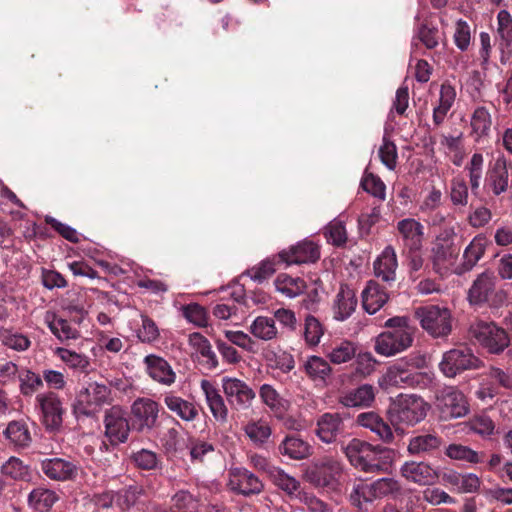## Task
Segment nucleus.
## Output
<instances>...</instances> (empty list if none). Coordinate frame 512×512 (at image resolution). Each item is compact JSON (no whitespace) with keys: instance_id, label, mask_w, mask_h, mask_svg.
Wrapping results in <instances>:
<instances>
[{"instance_id":"f257e3e1","label":"nucleus","mask_w":512,"mask_h":512,"mask_svg":"<svg viewBox=\"0 0 512 512\" xmlns=\"http://www.w3.org/2000/svg\"><path fill=\"white\" fill-rule=\"evenodd\" d=\"M344 452L351 465L368 473L388 471L395 457L393 449L359 439L351 440Z\"/></svg>"},{"instance_id":"f03ea898","label":"nucleus","mask_w":512,"mask_h":512,"mask_svg":"<svg viewBox=\"0 0 512 512\" xmlns=\"http://www.w3.org/2000/svg\"><path fill=\"white\" fill-rule=\"evenodd\" d=\"M387 331L375 338V352L381 356L391 357L412 346L414 328L407 317H393L385 322Z\"/></svg>"},{"instance_id":"7ed1b4c3","label":"nucleus","mask_w":512,"mask_h":512,"mask_svg":"<svg viewBox=\"0 0 512 512\" xmlns=\"http://www.w3.org/2000/svg\"><path fill=\"white\" fill-rule=\"evenodd\" d=\"M113 401L114 393L109 385L89 380L76 391L72 409L76 417H94Z\"/></svg>"},{"instance_id":"20e7f679","label":"nucleus","mask_w":512,"mask_h":512,"mask_svg":"<svg viewBox=\"0 0 512 512\" xmlns=\"http://www.w3.org/2000/svg\"><path fill=\"white\" fill-rule=\"evenodd\" d=\"M429 405L415 394H399L391 400L387 414L396 430L402 426H414L425 419Z\"/></svg>"},{"instance_id":"39448f33","label":"nucleus","mask_w":512,"mask_h":512,"mask_svg":"<svg viewBox=\"0 0 512 512\" xmlns=\"http://www.w3.org/2000/svg\"><path fill=\"white\" fill-rule=\"evenodd\" d=\"M456 236L453 227H445L431 243L430 261L433 270L441 277L454 273L453 266L460 253V248L455 243Z\"/></svg>"},{"instance_id":"423d86ee","label":"nucleus","mask_w":512,"mask_h":512,"mask_svg":"<svg viewBox=\"0 0 512 512\" xmlns=\"http://www.w3.org/2000/svg\"><path fill=\"white\" fill-rule=\"evenodd\" d=\"M471 337L487 352L500 354L510 345L509 333L495 322L477 321L470 326Z\"/></svg>"},{"instance_id":"0eeeda50","label":"nucleus","mask_w":512,"mask_h":512,"mask_svg":"<svg viewBox=\"0 0 512 512\" xmlns=\"http://www.w3.org/2000/svg\"><path fill=\"white\" fill-rule=\"evenodd\" d=\"M415 317L423 330L434 338L446 337L452 330L451 314L447 308L435 305L419 307Z\"/></svg>"},{"instance_id":"6e6552de","label":"nucleus","mask_w":512,"mask_h":512,"mask_svg":"<svg viewBox=\"0 0 512 512\" xmlns=\"http://www.w3.org/2000/svg\"><path fill=\"white\" fill-rule=\"evenodd\" d=\"M426 359L422 355L409 356L405 362H397L389 366L382 376L378 379V385L388 390L390 388H409L410 370L408 366L423 369Z\"/></svg>"},{"instance_id":"1a4fd4ad","label":"nucleus","mask_w":512,"mask_h":512,"mask_svg":"<svg viewBox=\"0 0 512 512\" xmlns=\"http://www.w3.org/2000/svg\"><path fill=\"white\" fill-rule=\"evenodd\" d=\"M435 406L442 420L461 418L468 414L469 404L465 395L455 387H444L436 394Z\"/></svg>"},{"instance_id":"9d476101","label":"nucleus","mask_w":512,"mask_h":512,"mask_svg":"<svg viewBox=\"0 0 512 512\" xmlns=\"http://www.w3.org/2000/svg\"><path fill=\"white\" fill-rule=\"evenodd\" d=\"M481 365V360L470 349L461 347L445 352L439 369L446 377L453 378L466 370L478 369Z\"/></svg>"},{"instance_id":"9b49d317","label":"nucleus","mask_w":512,"mask_h":512,"mask_svg":"<svg viewBox=\"0 0 512 512\" xmlns=\"http://www.w3.org/2000/svg\"><path fill=\"white\" fill-rule=\"evenodd\" d=\"M342 472L341 463L331 457H325L311 464L305 471V478L316 487H333Z\"/></svg>"},{"instance_id":"f8f14e48","label":"nucleus","mask_w":512,"mask_h":512,"mask_svg":"<svg viewBox=\"0 0 512 512\" xmlns=\"http://www.w3.org/2000/svg\"><path fill=\"white\" fill-rule=\"evenodd\" d=\"M36 408L41 413V421L46 429L56 430L63 421L64 408L61 398L52 391L36 396Z\"/></svg>"},{"instance_id":"ddd939ff","label":"nucleus","mask_w":512,"mask_h":512,"mask_svg":"<svg viewBox=\"0 0 512 512\" xmlns=\"http://www.w3.org/2000/svg\"><path fill=\"white\" fill-rule=\"evenodd\" d=\"M222 389L233 409H248L255 398L253 389L243 380L232 377L222 378Z\"/></svg>"},{"instance_id":"4468645a","label":"nucleus","mask_w":512,"mask_h":512,"mask_svg":"<svg viewBox=\"0 0 512 512\" xmlns=\"http://www.w3.org/2000/svg\"><path fill=\"white\" fill-rule=\"evenodd\" d=\"M227 487L236 494L251 496L261 493L264 485L262 481L248 469L235 467L228 471Z\"/></svg>"},{"instance_id":"2eb2a0df","label":"nucleus","mask_w":512,"mask_h":512,"mask_svg":"<svg viewBox=\"0 0 512 512\" xmlns=\"http://www.w3.org/2000/svg\"><path fill=\"white\" fill-rule=\"evenodd\" d=\"M104 425L105 435L111 444L124 443L128 439L130 426L121 406L114 405L105 412Z\"/></svg>"},{"instance_id":"dca6fc26","label":"nucleus","mask_w":512,"mask_h":512,"mask_svg":"<svg viewBox=\"0 0 512 512\" xmlns=\"http://www.w3.org/2000/svg\"><path fill=\"white\" fill-rule=\"evenodd\" d=\"M400 473L408 482L420 486L434 485L440 476L436 467L424 461H407L401 466Z\"/></svg>"},{"instance_id":"f3484780","label":"nucleus","mask_w":512,"mask_h":512,"mask_svg":"<svg viewBox=\"0 0 512 512\" xmlns=\"http://www.w3.org/2000/svg\"><path fill=\"white\" fill-rule=\"evenodd\" d=\"M159 405L150 398H137L131 405V415L138 431L152 429L158 419Z\"/></svg>"},{"instance_id":"a211bd4d","label":"nucleus","mask_w":512,"mask_h":512,"mask_svg":"<svg viewBox=\"0 0 512 512\" xmlns=\"http://www.w3.org/2000/svg\"><path fill=\"white\" fill-rule=\"evenodd\" d=\"M279 260L287 265L306 264L317 261L320 257L319 247L310 240H304L282 250L278 254Z\"/></svg>"},{"instance_id":"6ab92c4d","label":"nucleus","mask_w":512,"mask_h":512,"mask_svg":"<svg viewBox=\"0 0 512 512\" xmlns=\"http://www.w3.org/2000/svg\"><path fill=\"white\" fill-rule=\"evenodd\" d=\"M41 470L45 476L54 481H69L78 474V466L63 458H47L41 461Z\"/></svg>"},{"instance_id":"aec40b11","label":"nucleus","mask_w":512,"mask_h":512,"mask_svg":"<svg viewBox=\"0 0 512 512\" xmlns=\"http://www.w3.org/2000/svg\"><path fill=\"white\" fill-rule=\"evenodd\" d=\"M397 230L403 245L410 252H419L424 236L423 225L413 218H405L397 223Z\"/></svg>"},{"instance_id":"412c9836","label":"nucleus","mask_w":512,"mask_h":512,"mask_svg":"<svg viewBox=\"0 0 512 512\" xmlns=\"http://www.w3.org/2000/svg\"><path fill=\"white\" fill-rule=\"evenodd\" d=\"M146 371L155 382L171 386L176 381V373L171 365L162 357L150 354L144 358Z\"/></svg>"},{"instance_id":"4be33fe9","label":"nucleus","mask_w":512,"mask_h":512,"mask_svg":"<svg viewBox=\"0 0 512 512\" xmlns=\"http://www.w3.org/2000/svg\"><path fill=\"white\" fill-rule=\"evenodd\" d=\"M496 276L485 271L473 281L469 291L468 300L472 305H480L488 301L489 296L495 290Z\"/></svg>"},{"instance_id":"5701e85b","label":"nucleus","mask_w":512,"mask_h":512,"mask_svg":"<svg viewBox=\"0 0 512 512\" xmlns=\"http://www.w3.org/2000/svg\"><path fill=\"white\" fill-rule=\"evenodd\" d=\"M163 401L167 409L182 421L192 422L199 416L197 405L173 392L164 394Z\"/></svg>"},{"instance_id":"b1692460","label":"nucleus","mask_w":512,"mask_h":512,"mask_svg":"<svg viewBox=\"0 0 512 512\" xmlns=\"http://www.w3.org/2000/svg\"><path fill=\"white\" fill-rule=\"evenodd\" d=\"M344 432V423L339 413H325L317 421L316 434L325 443L334 442Z\"/></svg>"},{"instance_id":"393cba45","label":"nucleus","mask_w":512,"mask_h":512,"mask_svg":"<svg viewBox=\"0 0 512 512\" xmlns=\"http://www.w3.org/2000/svg\"><path fill=\"white\" fill-rule=\"evenodd\" d=\"M357 306V298L354 290L348 285H341L333 301V315L338 321L348 319Z\"/></svg>"},{"instance_id":"a878e982","label":"nucleus","mask_w":512,"mask_h":512,"mask_svg":"<svg viewBox=\"0 0 512 512\" xmlns=\"http://www.w3.org/2000/svg\"><path fill=\"white\" fill-rule=\"evenodd\" d=\"M200 387L205 395L206 403L213 417L219 422H226L228 417V408L219 390L207 379L200 382Z\"/></svg>"},{"instance_id":"bb28decb","label":"nucleus","mask_w":512,"mask_h":512,"mask_svg":"<svg viewBox=\"0 0 512 512\" xmlns=\"http://www.w3.org/2000/svg\"><path fill=\"white\" fill-rule=\"evenodd\" d=\"M508 180L507 161L505 156L500 154L487 173L486 185L494 195L498 196L507 190Z\"/></svg>"},{"instance_id":"cd10ccee","label":"nucleus","mask_w":512,"mask_h":512,"mask_svg":"<svg viewBox=\"0 0 512 512\" xmlns=\"http://www.w3.org/2000/svg\"><path fill=\"white\" fill-rule=\"evenodd\" d=\"M444 485L452 487L457 493H474L480 488L481 480L474 473L461 474L449 471L442 475Z\"/></svg>"},{"instance_id":"c85d7f7f","label":"nucleus","mask_w":512,"mask_h":512,"mask_svg":"<svg viewBox=\"0 0 512 512\" xmlns=\"http://www.w3.org/2000/svg\"><path fill=\"white\" fill-rule=\"evenodd\" d=\"M388 298L386 289L378 282L370 280L362 291V306L367 313L374 314L384 306Z\"/></svg>"},{"instance_id":"c756f323","label":"nucleus","mask_w":512,"mask_h":512,"mask_svg":"<svg viewBox=\"0 0 512 512\" xmlns=\"http://www.w3.org/2000/svg\"><path fill=\"white\" fill-rule=\"evenodd\" d=\"M357 423L373 432L379 440L391 443L394 434L391 427L375 412H364L357 416Z\"/></svg>"},{"instance_id":"7c9ffc66","label":"nucleus","mask_w":512,"mask_h":512,"mask_svg":"<svg viewBox=\"0 0 512 512\" xmlns=\"http://www.w3.org/2000/svg\"><path fill=\"white\" fill-rule=\"evenodd\" d=\"M397 257L395 250L387 246L374 262V273L385 282H393L396 278Z\"/></svg>"},{"instance_id":"2f4dec72","label":"nucleus","mask_w":512,"mask_h":512,"mask_svg":"<svg viewBox=\"0 0 512 512\" xmlns=\"http://www.w3.org/2000/svg\"><path fill=\"white\" fill-rule=\"evenodd\" d=\"M357 353L356 343L349 340H338L325 346L324 354L333 364L340 365L352 360Z\"/></svg>"},{"instance_id":"473e14b6","label":"nucleus","mask_w":512,"mask_h":512,"mask_svg":"<svg viewBox=\"0 0 512 512\" xmlns=\"http://www.w3.org/2000/svg\"><path fill=\"white\" fill-rule=\"evenodd\" d=\"M486 249V240L482 236H476L465 248L463 253V263L454 268V273L462 275L470 271L476 263L482 258Z\"/></svg>"},{"instance_id":"72a5a7b5","label":"nucleus","mask_w":512,"mask_h":512,"mask_svg":"<svg viewBox=\"0 0 512 512\" xmlns=\"http://www.w3.org/2000/svg\"><path fill=\"white\" fill-rule=\"evenodd\" d=\"M492 125V117L489 110L484 106H478L474 109L471 118L470 126L472 129V136L476 142L489 136Z\"/></svg>"},{"instance_id":"f704fd0d","label":"nucleus","mask_w":512,"mask_h":512,"mask_svg":"<svg viewBox=\"0 0 512 512\" xmlns=\"http://www.w3.org/2000/svg\"><path fill=\"white\" fill-rule=\"evenodd\" d=\"M188 343L190 348L202 358V361L208 368L213 369L218 366L217 356L206 337L198 332L191 333L188 338Z\"/></svg>"},{"instance_id":"c9c22d12","label":"nucleus","mask_w":512,"mask_h":512,"mask_svg":"<svg viewBox=\"0 0 512 512\" xmlns=\"http://www.w3.org/2000/svg\"><path fill=\"white\" fill-rule=\"evenodd\" d=\"M58 500L55 491L44 487H37L28 495L29 506L37 512H48Z\"/></svg>"},{"instance_id":"e433bc0d","label":"nucleus","mask_w":512,"mask_h":512,"mask_svg":"<svg viewBox=\"0 0 512 512\" xmlns=\"http://www.w3.org/2000/svg\"><path fill=\"white\" fill-rule=\"evenodd\" d=\"M305 372L311 380L317 384L324 385L331 376L332 368L324 358L320 356H310L304 364Z\"/></svg>"},{"instance_id":"4c0bfd02","label":"nucleus","mask_w":512,"mask_h":512,"mask_svg":"<svg viewBox=\"0 0 512 512\" xmlns=\"http://www.w3.org/2000/svg\"><path fill=\"white\" fill-rule=\"evenodd\" d=\"M279 451L290 459L302 460L311 455V446L296 436H287L279 445Z\"/></svg>"},{"instance_id":"58836bf2","label":"nucleus","mask_w":512,"mask_h":512,"mask_svg":"<svg viewBox=\"0 0 512 512\" xmlns=\"http://www.w3.org/2000/svg\"><path fill=\"white\" fill-rule=\"evenodd\" d=\"M375 400V390L372 385L363 384L358 388L346 393L341 403L347 407H367Z\"/></svg>"},{"instance_id":"ea45409f","label":"nucleus","mask_w":512,"mask_h":512,"mask_svg":"<svg viewBox=\"0 0 512 512\" xmlns=\"http://www.w3.org/2000/svg\"><path fill=\"white\" fill-rule=\"evenodd\" d=\"M54 354L70 369L81 373L89 372L91 363L87 355L63 347H57Z\"/></svg>"},{"instance_id":"a19ab883","label":"nucleus","mask_w":512,"mask_h":512,"mask_svg":"<svg viewBox=\"0 0 512 512\" xmlns=\"http://www.w3.org/2000/svg\"><path fill=\"white\" fill-rule=\"evenodd\" d=\"M441 445L442 439L436 433H423L410 439L408 451L410 454L431 453Z\"/></svg>"},{"instance_id":"79ce46f5","label":"nucleus","mask_w":512,"mask_h":512,"mask_svg":"<svg viewBox=\"0 0 512 512\" xmlns=\"http://www.w3.org/2000/svg\"><path fill=\"white\" fill-rule=\"evenodd\" d=\"M274 285L276 290L287 298H295L306 289V283L303 279L284 273L276 277Z\"/></svg>"},{"instance_id":"37998d69","label":"nucleus","mask_w":512,"mask_h":512,"mask_svg":"<svg viewBox=\"0 0 512 512\" xmlns=\"http://www.w3.org/2000/svg\"><path fill=\"white\" fill-rule=\"evenodd\" d=\"M456 98V91L450 84H442L440 88L439 104L433 110V121L440 125Z\"/></svg>"},{"instance_id":"c03bdc74","label":"nucleus","mask_w":512,"mask_h":512,"mask_svg":"<svg viewBox=\"0 0 512 512\" xmlns=\"http://www.w3.org/2000/svg\"><path fill=\"white\" fill-rule=\"evenodd\" d=\"M250 333L257 339L262 341H270L277 337L278 330L275 320L267 316L256 317L250 327Z\"/></svg>"},{"instance_id":"a18cd8bd","label":"nucleus","mask_w":512,"mask_h":512,"mask_svg":"<svg viewBox=\"0 0 512 512\" xmlns=\"http://www.w3.org/2000/svg\"><path fill=\"white\" fill-rule=\"evenodd\" d=\"M259 396L263 403L276 415L280 416L284 414L289 407V403L280 396L273 386L269 384H263L260 387Z\"/></svg>"},{"instance_id":"49530a36","label":"nucleus","mask_w":512,"mask_h":512,"mask_svg":"<svg viewBox=\"0 0 512 512\" xmlns=\"http://www.w3.org/2000/svg\"><path fill=\"white\" fill-rule=\"evenodd\" d=\"M7 440L15 447L24 448L31 442V435L27 425L21 421H12L4 431Z\"/></svg>"},{"instance_id":"de8ad7c7","label":"nucleus","mask_w":512,"mask_h":512,"mask_svg":"<svg viewBox=\"0 0 512 512\" xmlns=\"http://www.w3.org/2000/svg\"><path fill=\"white\" fill-rule=\"evenodd\" d=\"M269 477L279 489L288 495L299 494L300 482L279 467H272L269 469Z\"/></svg>"},{"instance_id":"09e8293b","label":"nucleus","mask_w":512,"mask_h":512,"mask_svg":"<svg viewBox=\"0 0 512 512\" xmlns=\"http://www.w3.org/2000/svg\"><path fill=\"white\" fill-rule=\"evenodd\" d=\"M377 499L373 482L358 481L354 483L350 493L351 503L361 508L364 503L372 502Z\"/></svg>"},{"instance_id":"8fccbe9b","label":"nucleus","mask_w":512,"mask_h":512,"mask_svg":"<svg viewBox=\"0 0 512 512\" xmlns=\"http://www.w3.org/2000/svg\"><path fill=\"white\" fill-rule=\"evenodd\" d=\"M446 455L453 460L465 461L471 464H478L483 460L481 454L461 444H450L446 448Z\"/></svg>"},{"instance_id":"3c124183","label":"nucleus","mask_w":512,"mask_h":512,"mask_svg":"<svg viewBox=\"0 0 512 512\" xmlns=\"http://www.w3.org/2000/svg\"><path fill=\"white\" fill-rule=\"evenodd\" d=\"M247 437L256 445L264 444L271 436V428L263 420L249 422L244 427Z\"/></svg>"},{"instance_id":"603ef678","label":"nucleus","mask_w":512,"mask_h":512,"mask_svg":"<svg viewBox=\"0 0 512 512\" xmlns=\"http://www.w3.org/2000/svg\"><path fill=\"white\" fill-rule=\"evenodd\" d=\"M20 392L24 396H31L43 385L42 378L28 369H23L18 375Z\"/></svg>"},{"instance_id":"864d4df0","label":"nucleus","mask_w":512,"mask_h":512,"mask_svg":"<svg viewBox=\"0 0 512 512\" xmlns=\"http://www.w3.org/2000/svg\"><path fill=\"white\" fill-rule=\"evenodd\" d=\"M51 332L61 341L74 340L79 337V331L67 320L54 318L49 322Z\"/></svg>"},{"instance_id":"5fc2aeb1","label":"nucleus","mask_w":512,"mask_h":512,"mask_svg":"<svg viewBox=\"0 0 512 512\" xmlns=\"http://www.w3.org/2000/svg\"><path fill=\"white\" fill-rule=\"evenodd\" d=\"M455 46L462 52L467 51L471 45L472 32L470 25L463 19H458L455 23L453 34Z\"/></svg>"},{"instance_id":"6e6d98bb","label":"nucleus","mask_w":512,"mask_h":512,"mask_svg":"<svg viewBox=\"0 0 512 512\" xmlns=\"http://www.w3.org/2000/svg\"><path fill=\"white\" fill-rule=\"evenodd\" d=\"M484 158L481 153H474L466 166L469 174V182L471 186V190L473 193L480 187V182L482 178V170H483Z\"/></svg>"},{"instance_id":"4d7b16f0","label":"nucleus","mask_w":512,"mask_h":512,"mask_svg":"<svg viewBox=\"0 0 512 512\" xmlns=\"http://www.w3.org/2000/svg\"><path fill=\"white\" fill-rule=\"evenodd\" d=\"M0 340L4 346L18 352L27 350L31 344L26 335L8 330L0 334Z\"/></svg>"},{"instance_id":"13d9d810","label":"nucleus","mask_w":512,"mask_h":512,"mask_svg":"<svg viewBox=\"0 0 512 512\" xmlns=\"http://www.w3.org/2000/svg\"><path fill=\"white\" fill-rule=\"evenodd\" d=\"M497 33L506 46L512 44V15L506 9L497 14Z\"/></svg>"},{"instance_id":"bf43d9fd","label":"nucleus","mask_w":512,"mask_h":512,"mask_svg":"<svg viewBox=\"0 0 512 512\" xmlns=\"http://www.w3.org/2000/svg\"><path fill=\"white\" fill-rule=\"evenodd\" d=\"M2 473L15 480H25L29 477V468L20 459L11 457L2 465Z\"/></svg>"},{"instance_id":"052dcab7","label":"nucleus","mask_w":512,"mask_h":512,"mask_svg":"<svg viewBox=\"0 0 512 512\" xmlns=\"http://www.w3.org/2000/svg\"><path fill=\"white\" fill-rule=\"evenodd\" d=\"M468 426L471 431L482 437L491 436L495 430L493 420L485 414L474 416L468 421Z\"/></svg>"},{"instance_id":"680f3d73","label":"nucleus","mask_w":512,"mask_h":512,"mask_svg":"<svg viewBox=\"0 0 512 512\" xmlns=\"http://www.w3.org/2000/svg\"><path fill=\"white\" fill-rule=\"evenodd\" d=\"M361 186L366 192L374 197H377L380 200H385L386 186L383 181L374 174L366 173L361 180Z\"/></svg>"},{"instance_id":"e2e57ef3","label":"nucleus","mask_w":512,"mask_h":512,"mask_svg":"<svg viewBox=\"0 0 512 512\" xmlns=\"http://www.w3.org/2000/svg\"><path fill=\"white\" fill-rule=\"evenodd\" d=\"M325 236L327 241L333 245H343L347 240L344 222L340 219L332 220L326 227Z\"/></svg>"},{"instance_id":"0e129e2a","label":"nucleus","mask_w":512,"mask_h":512,"mask_svg":"<svg viewBox=\"0 0 512 512\" xmlns=\"http://www.w3.org/2000/svg\"><path fill=\"white\" fill-rule=\"evenodd\" d=\"M224 335L232 344L243 350L250 353L256 352V342L247 333L239 330H224Z\"/></svg>"},{"instance_id":"69168bd1","label":"nucleus","mask_w":512,"mask_h":512,"mask_svg":"<svg viewBox=\"0 0 512 512\" xmlns=\"http://www.w3.org/2000/svg\"><path fill=\"white\" fill-rule=\"evenodd\" d=\"M322 335L321 323L315 317L308 316L304 326V339L306 343L310 346H316L319 344Z\"/></svg>"},{"instance_id":"338daca9","label":"nucleus","mask_w":512,"mask_h":512,"mask_svg":"<svg viewBox=\"0 0 512 512\" xmlns=\"http://www.w3.org/2000/svg\"><path fill=\"white\" fill-rule=\"evenodd\" d=\"M381 162L389 169L394 170L397 166V148L396 145L387 139L383 138V143L378 151Z\"/></svg>"},{"instance_id":"774afa93","label":"nucleus","mask_w":512,"mask_h":512,"mask_svg":"<svg viewBox=\"0 0 512 512\" xmlns=\"http://www.w3.org/2000/svg\"><path fill=\"white\" fill-rule=\"evenodd\" d=\"M142 494L143 488L141 486H129L116 493V505L120 508H129L136 503Z\"/></svg>"}]
</instances>
